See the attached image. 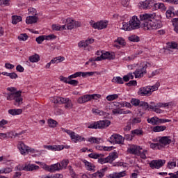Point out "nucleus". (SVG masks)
I'll list each match as a JSON object with an SVG mask.
<instances>
[{"mask_svg": "<svg viewBox=\"0 0 178 178\" xmlns=\"http://www.w3.org/2000/svg\"><path fill=\"white\" fill-rule=\"evenodd\" d=\"M138 95L140 97H148V95H151V89L148 86H145L140 88L138 91Z\"/></svg>", "mask_w": 178, "mask_h": 178, "instance_id": "13", "label": "nucleus"}, {"mask_svg": "<svg viewBox=\"0 0 178 178\" xmlns=\"http://www.w3.org/2000/svg\"><path fill=\"white\" fill-rule=\"evenodd\" d=\"M29 60L31 63H37V62H40V55L35 54L29 57Z\"/></svg>", "mask_w": 178, "mask_h": 178, "instance_id": "24", "label": "nucleus"}, {"mask_svg": "<svg viewBox=\"0 0 178 178\" xmlns=\"http://www.w3.org/2000/svg\"><path fill=\"white\" fill-rule=\"evenodd\" d=\"M140 19L136 15L133 16L129 20V24L133 30H137L141 27L143 30H158L162 27V22L156 19L155 14H143L140 15Z\"/></svg>", "mask_w": 178, "mask_h": 178, "instance_id": "1", "label": "nucleus"}, {"mask_svg": "<svg viewBox=\"0 0 178 178\" xmlns=\"http://www.w3.org/2000/svg\"><path fill=\"white\" fill-rule=\"evenodd\" d=\"M46 147L50 151H62L65 148L63 145H47Z\"/></svg>", "mask_w": 178, "mask_h": 178, "instance_id": "19", "label": "nucleus"}, {"mask_svg": "<svg viewBox=\"0 0 178 178\" xmlns=\"http://www.w3.org/2000/svg\"><path fill=\"white\" fill-rule=\"evenodd\" d=\"M154 6L156 9H161V10H166V7L165 6V4H163V3H156L154 1Z\"/></svg>", "mask_w": 178, "mask_h": 178, "instance_id": "38", "label": "nucleus"}, {"mask_svg": "<svg viewBox=\"0 0 178 178\" xmlns=\"http://www.w3.org/2000/svg\"><path fill=\"white\" fill-rule=\"evenodd\" d=\"M12 172H13V168L6 167L0 170V175H3V173H5V175H8L9 173H12Z\"/></svg>", "mask_w": 178, "mask_h": 178, "instance_id": "33", "label": "nucleus"}, {"mask_svg": "<svg viewBox=\"0 0 178 178\" xmlns=\"http://www.w3.org/2000/svg\"><path fill=\"white\" fill-rule=\"evenodd\" d=\"M131 133L133 136H143L144 132L142 129H134Z\"/></svg>", "mask_w": 178, "mask_h": 178, "instance_id": "44", "label": "nucleus"}, {"mask_svg": "<svg viewBox=\"0 0 178 178\" xmlns=\"http://www.w3.org/2000/svg\"><path fill=\"white\" fill-rule=\"evenodd\" d=\"M166 17L167 19H170V17H175V13H173V12H172V10H168L166 11Z\"/></svg>", "mask_w": 178, "mask_h": 178, "instance_id": "56", "label": "nucleus"}, {"mask_svg": "<svg viewBox=\"0 0 178 178\" xmlns=\"http://www.w3.org/2000/svg\"><path fill=\"white\" fill-rule=\"evenodd\" d=\"M167 48L168 49H177L178 50V44L176 42H172L167 44Z\"/></svg>", "mask_w": 178, "mask_h": 178, "instance_id": "37", "label": "nucleus"}, {"mask_svg": "<svg viewBox=\"0 0 178 178\" xmlns=\"http://www.w3.org/2000/svg\"><path fill=\"white\" fill-rule=\"evenodd\" d=\"M8 113L12 115V116H16L17 115H22L23 113V109L22 108H14L8 110Z\"/></svg>", "mask_w": 178, "mask_h": 178, "instance_id": "21", "label": "nucleus"}, {"mask_svg": "<svg viewBox=\"0 0 178 178\" xmlns=\"http://www.w3.org/2000/svg\"><path fill=\"white\" fill-rule=\"evenodd\" d=\"M106 170H108V167L101 169L99 171L92 174V177L103 178L104 176H105V172H106Z\"/></svg>", "mask_w": 178, "mask_h": 178, "instance_id": "16", "label": "nucleus"}, {"mask_svg": "<svg viewBox=\"0 0 178 178\" xmlns=\"http://www.w3.org/2000/svg\"><path fill=\"white\" fill-rule=\"evenodd\" d=\"M113 146L111 147H106V146H100V145H97L96 146V149H99V151H102V149H104V151H112L113 149Z\"/></svg>", "mask_w": 178, "mask_h": 178, "instance_id": "35", "label": "nucleus"}, {"mask_svg": "<svg viewBox=\"0 0 178 178\" xmlns=\"http://www.w3.org/2000/svg\"><path fill=\"white\" fill-rule=\"evenodd\" d=\"M7 101H15L14 105L19 106L23 104V97H22V90L17 91L16 92L6 93Z\"/></svg>", "mask_w": 178, "mask_h": 178, "instance_id": "3", "label": "nucleus"}, {"mask_svg": "<svg viewBox=\"0 0 178 178\" xmlns=\"http://www.w3.org/2000/svg\"><path fill=\"white\" fill-rule=\"evenodd\" d=\"M147 150H144L143 152H141V149H139V153L138 155L140 156V158L142 159H147Z\"/></svg>", "mask_w": 178, "mask_h": 178, "instance_id": "53", "label": "nucleus"}, {"mask_svg": "<svg viewBox=\"0 0 178 178\" xmlns=\"http://www.w3.org/2000/svg\"><path fill=\"white\" fill-rule=\"evenodd\" d=\"M129 40L132 42H138L140 41V37L136 35H132L128 38Z\"/></svg>", "mask_w": 178, "mask_h": 178, "instance_id": "41", "label": "nucleus"}, {"mask_svg": "<svg viewBox=\"0 0 178 178\" xmlns=\"http://www.w3.org/2000/svg\"><path fill=\"white\" fill-rule=\"evenodd\" d=\"M83 163H85V166L88 170H95V165L92 163L87 161L86 160H83Z\"/></svg>", "mask_w": 178, "mask_h": 178, "instance_id": "28", "label": "nucleus"}, {"mask_svg": "<svg viewBox=\"0 0 178 178\" xmlns=\"http://www.w3.org/2000/svg\"><path fill=\"white\" fill-rule=\"evenodd\" d=\"M16 70L17 72H19V73H23V72H24V67H23L22 65H18L16 67Z\"/></svg>", "mask_w": 178, "mask_h": 178, "instance_id": "63", "label": "nucleus"}, {"mask_svg": "<svg viewBox=\"0 0 178 178\" xmlns=\"http://www.w3.org/2000/svg\"><path fill=\"white\" fill-rule=\"evenodd\" d=\"M126 176V172L124 171L120 172H113L109 175L110 178H120L124 177Z\"/></svg>", "mask_w": 178, "mask_h": 178, "instance_id": "25", "label": "nucleus"}, {"mask_svg": "<svg viewBox=\"0 0 178 178\" xmlns=\"http://www.w3.org/2000/svg\"><path fill=\"white\" fill-rule=\"evenodd\" d=\"M122 30H124V31H131V30H133L129 22L122 23Z\"/></svg>", "mask_w": 178, "mask_h": 178, "instance_id": "29", "label": "nucleus"}, {"mask_svg": "<svg viewBox=\"0 0 178 178\" xmlns=\"http://www.w3.org/2000/svg\"><path fill=\"white\" fill-rule=\"evenodd\" d=\"M114 42H118L120 45H124V40L122 38H118L117 40L114 41Z\"/></svg>", "mask_w": 178, "mask_h": 178, "instance_id": "59", "label": "nucleus"}, {"mask_svg": "<svg viewBox=\"0 0 178 178\" xmlns=\"http://www.w3.org/2000/svg\"><path fill=\"white\" fill-rule=\"evenodd\" d=\"M148 65L149 66H151V64L148 63H143L141 68L136 69V70L133 73L136 79L143 77L144 74L147 73V67H148Z\"/></svg>", "mask_w": 178, "mask_h": 178, "instance_id": "6", "label": "nucleus"}, {"mask_svg": "<svg viewBox=\"0 0 178 178\" xmlns=\"http://www.w3.org/2000/svg\"><path fill=\"white\" fill-rule=\"evenodd\" d=\"M159 143L163 145H168V144L172 143V140H170L168 136H163L159 139Z\"/></svg>", "mask_w": 178, "mask_h": 178, "instance_id": "22", "label": "nucleus"}, {"mask_svg": "<svg viewBox=\"0 0 178 178\" xmlns=\"http://www.w3.org/2000/svg\"><path fill=\"white\" fill-rule=\"evenodd\" d=\"M90 144H99L102 139L101 138L90 137L88 139Z\"/></svg>", "mask_w": 178, "mask_h": 178, "instance_id": "27", "label": "nucleus"}, {"mask_svg": "<svg viewBox=\"0 0 178 178\" xmlns=\"http://www.w3.org/2000/svg\"><path fill=\"white\" fill-rule=\"evenodd\" d=\"M96 98H101V95L93 94V95H85L82 97H79L78 104H86V102H88V101H91V99H96Z\"/></svg>", "mask_w": 178, "mask_h": 178, "instance_id": "5", "label": "nucleus"}, {"mask_svg": "<svg viewBox=\"0 0 178 178\" xmlns=\"http://www.w3.org/2000/svg\"><path fill=\"white\" fill-rule=\"evenodd\" d=\"M131 104L134 105V106H138L141 104V102L138 99H132L131 100Z\"/></svg>", "mask_w": 178, "mask_h": 178, "instance_id": "50", "label": "nucleus"}, {"mask_svg": "<svg viewBox=\"0 0 178 178\" xmlns=\"http://www.w3.org/2000/svg\"><path fill=\"white\" fill-rule=\"evenodd\" d=\"M90 26L92 27V29H97V30H102L108 27V22L100 21L99 22L91 24Z\"/></svg>", "mask_w": 178, "mask_h": 178, "instance_id": "14", "label": "nucleus"}, {"mask_svg": "<svg viewBox=\"0 0 178 178\" xmlns=\"http://www.w3.org/2000/svg\"><path fill=\"white\" fill-rule=\"evenodd\" d=\"M62 131L65 133H67L70 137H71V140L74 141V143H77V141H83L86 138H82L79 134L74 133V131H70L69 129H62Z\"/></svg>", "mask_w": 178, "mask_h": 178, "instance_id": "8", "label": "nucleus"}, {"mask_svg": "<svg viewBox=\"0 0 178 178\" xmlns=\"http://www.w3.org/2000/svg\"><path fill=\"white\" fill-rule=\"evenodd\" d=\"M124 131H130L131 130V120H129L127 126L124 128Z\"/></svg>", "mask_w": 178, "mask_h": 178, "instance_id": "54", "label": "nucleus"}, {"mask_svg": "<svg viewBox=\"0 0 178 178\" xmlns=\"http://www.w3.org/2000/svg\"><path fill=\"white\" fill-rule=\"evenodd\" d=\"M65 98L60 97H51V102L54 104H59L60 105H62L65 102Z\"/></svg>", "mask_w": 178, "mask_h": 178, "instance_id": "18", "label": "nucleus"}, {"mask_svg": "<svg viewBox=\"0 0 178 178\" xmlns=\"http://www.w3.org/2000/svg\"><path fill=\"white\" fill-rule=\"evenodd\" d=\"M64 102L63 104H65V108L66 109H72L73 108V104H72V101H70L69 99L66 98L64 99Z\"/></svg>", "mask_w": 178, "mask_h": 178, "instance_id": "32", "label": "nucleus"}, {"mask_svg": "<svg viewBox=\"0 0 178 178\" xmlns=\"http://www.w3.org/2000/svg\"><path fill=\"white\" fill-rule=\"evenodd\" d=\"M8 74V76L10 77V79H17L18 76H17V74L15 73V72H12V73H9V74Z\"/></svg>", "mask_w": 178, "mask_h": 178, "instance_id": "61", "label": "nucleus"}, {"mask_svg": "<svg viewBox=\"0 0 178 178\" xmlns=\"http://www.w3.org/2000/svg\"><path fill=\"white\" fill-rule=\"evenodd\" d=\"M165 162L166 161L165 160H153L149 163V166L152 169H159L160 168H162Z\"/></svg>", "mask_w": 178, "mask_h": 178, "instance_id": "12", "label": "nucleus"}, {"mask_svg": "<svg viewBox=\"0 0 178 178\" xmlns=\"http://www.w3.org/2000/svg\"><path fill=\"white\" fill-rule=\"evenodd\" d=\"M78 47H79V48H87L88 44H87L86 41H81L78 43Z\"/></svg>", "mask_w": 178, "mask_h": 178, "instance_id": "55", "label": "nucleus"}, {"mask_svg": "<svg viewBox=\"0 0 178 178\" xmlns=\"http://www.w3.org/2000/svg\"><path fill=\"white\" fill-rule=\"evenodd\" d=\"M165 129H166V126L157 125L152 128V131H154V133H160V131H165Z\"/></svg>", "mask_w": 178, "mask_h": 178, "instance_id": "26", "label": "nucleus"}, {"mask_svg": "<svg viewBox=\"0 0 178 178\" xmlns=\"http://www.w3.org/2000/svg\"><path fill=\"white\" fill-rule=\"evenodd\" d=\"M140 149H143L140 146L132 145L127 149L128 154H132V155H138L140 154Z\"/></svg>", "mask_w": 178, "mask_h": 178, "instance_id": "15", "label": "nucleus"}, {"mask_svg": "<svg viewBox=\"0 0 178 178\" xmlns=\"http://www.w3.org/2000/svg\"><path fill=\"white\" fill-rule=\"evenodd\" d=\"M28 15H31V16H37V10H35L34 8H29Z\"/></svg>", "mask_w": 178, "mask_h": 178, "instance_id": "46", "label": "nucleus"}, {"mask_svg": "<svg viewBox=\"0 0 178 178\" xmlns=\"http://www.w3.org/2000/svg\"><path fill=\"white\" fill-rule=\"evenodd\" d=\"M111 124V121L108 120H100L97 122H94L88 127V129H106L109 127Z\"/></svg>", "mask_w": 178, "mask_h": 178, "instance_id": "4", "label": "nucleus"}, {"mask_svg": "<svg viewBox=\"0 0 178 178\" xmlns=\"http://www.w3.org/2000/svg\"><path fill=\"white\" fill-rule=\"evenodd\" d=\"M147 122L150 123L153 126H158V117H152L147 119Z\"/></svg>", "mask_w": 178, "mask_h": 178, "instance_id": "34", "label": "nucleus"}, {"mask_svg": "<svg viewBox=\"0 0 178 178\" xmlns=\"http://www.w3.org/2000/svg\"><path fill=\"white\" fill-rule=\"evenodd\" d=\"M17 169L19 171L25 170L26 172H33V170H38L40 166L29 163L25 164L24 166L18 165L17 166Z\"/></svg>", "mask_w": 178, "mask_h": 178, "instance_id": "9", "label": "nucleus"}, {"mask_svg": "<svg viewBox=\"0 0 178 178\" xmlns=\"http://www.w3.org/2000/svg\"><path fill=\"white\" fill-rule=\"evenodd\" d=\"M55 38H56V36L54 34L45 35V39L47 40H55Z\"/></svg>", "mask_w": 178, "mask_h": 178, "instance_id": "64", "label": "nucleus"}, {"mask_svg": "<svg viewBox=\"0 0 178 178\" xmlns=\"http://www.w3.org/2000/svg\"><path fill=\"white\" fill-rule=\"evenodd\" d=\"M89 158H92L93 159H98V162L99 163H112V162H113V161H115V159H116L118 158V152H114L112 153H110V154L106 157L104 158V156H105V154H97V153H91L90 154H88Z\"/></svg>", "mask_w": 178, "mask_h": 178, "instance_id": "2", "label": "nucleus"}, {"mask_svg": "<svg viewBox=\"0 0 178 178\" xmlns=\"http://www.w3.org/2000/svg\"><path fill=\"white\" fill-rule=\"evenodd\" d=\"M159 86H161V83L159 82H156L154 85L153 86H147V87L149 88L151 94L154 92V91H157L158 88H159Z\"/></svg>", "mask_w": 178, "mask_h": 178, "instance_id": "36", "label": "nucleus"}, {"mask_svg": "<svg viewBox=\"0 0 178 178\" xmlns=\"http://www.w3.org/2000/svg\"><path fill=\"white\" fill-rule=\"evenodd\" d=\"M27 38H29V36L27 35L26 33H23L18 36V40L19 41H26Z\"/></svg>", "mask_w": 178, "mask_h": 178, "instance_id": "52", "label": "nucleus"}, {"mask_svg": "<svg viewBox=\"0 0 178 178\" xmlns=\"http://www.w3.org/2000/svg\"><path fill=\"white\" fill-rule=\"evenodd\" d=\"M119 98V95L117 94L110 95L106 97L107 101H115V99H118Z\"/></svg>", "mask_w": 178, "mask_h": 178, "instance_id": "45", "label": "nucleus"}, {"mask_svg": "<svg viewBox=\"0 0 178 178\" xmlns=\"http://www.w3.org/2000/svg\"><path fill=\"white\" fill-rule=\"evenodd\" d=\"M102 55L103 56V59H115V53L106 52Z\"/></svg>", "mask_w": 178, "mask_h": 178, "instance_id": "30", "label": "nucleus"}, {"mask_svg": "<svg viewBox=\"0 0 178 178\" xmlns=\"http://www.w3.org/2000/svg\"><path fill=\"white\" fill-rule=\"evenodd\" d=\"M123 136L119 134H113L110 137L109 143L111 144H123Z\"/></svg>", "mask_w": 178, "mask_h": 178, "instance_id": "10", "label": "nucleus"}, {"mask_svg": "<svg viewBox=\"0 0 178 178\" xmlns=\"http://www.w3.org/2000/svg\"><path fill=\"white\" fill-rule=\"evenodd\" d=\"M51 166V173H54V172H56L58 170H62V165H60V163H59L53 164Z\"/></svg>", "mask_w": 178, "mask_h": 178, "instance_id": "31", "label": "nucleus"}, {"mask_svg": "<svg viewBox=\"0 0 178 178\" xmlns=\"http://www.w3.org/2000/svg\"><path fill=\"white\" fill-rule=\"evenodd\" d=\"M48 124H49V127L55 128L58 124V122L55 121V120L49 119L48 120Z\"/></svg>", "mask_w": 178, "mask_h": 178, "instance_id": "42", "label": "nucleus"}, {"mask_svg": "<svg viewBox=\"0 0 178 178\" xmlns=\"http://www.w3.org/2000/svg\"><path fill=\"white\" fill-rule=\"evenodd\" d=\"M172 25L174 26V31L178 34V18H174L172 19Z\"/></svg>", "mask_w": 178, "mask_h": 178, "instance_id": "40", "label": "nucleus"}, {"mask_svg": "<svg viewBox=\"0 0 178 178\" xmlns=\"http://www.w3.org/2000/svg\"><path fill=\"white\" fill-rule=\"evenodd\" d=\"M12 23L13 24H17L19 22H22V17L17 15H13L12 17Z\"/></svg>", "mask_w": 178, "mask_h": 178, "instance_id": "39", "label": "nucleus"}, {"mask_svg": "<svg viewBox=\"0 0 178 178\" xmlns=\"http://www.w3.org/2000/svg\"><path fill=\"white\" fill-rule=\"evenodd\" d=\"M95 72H81V76H82V77H89L90 76H94V74H95Z\"/></svg>", "mask_w": 178, "mask_h": 178, "instance_id": "47", "label": "nucleus"}, {"mask_svg": "<svg viewBox=\"0 0 178 178\" xmlns=\"http://www.w3.org/2000/svg\"><path fill=\"white\" fill-rule=\"evenodd\" d=\"M168 168L169 169H172L173 168H176V162H175V161L168 162Z\"/></svg>", "mask_w": 178, "mask_h": 178, "instance_id": "60", "label": "nucleus"}, {"mask_svg": "<svg viewBox=\"0 0 178 178\" xmlns=\"http://www.w3.org/2000/svg\"><path fill=\"white\" fill-rule=\"evenodd\" d=\"M131 120V124H137L138 123H141V118H135L134 119L129 120Z\"/></svg>", "mask_w": 178, "mask_h": 178, "instance_id": "51", "label": "nucleus"}, {"mask_svg": "<svg viewBox=\"0 0 178 178\" xmlns=\"http://www.w3.org/2000/svg\"><path fill=\"white\" fill-rule=\"evenodd\" d=\"M69 164V161L63 160L60 162V165H61V170L66 169V166Z\"/></svg>", "mask_w": 178, "mask_h": 178, "instance_id": "57", "label": "nucleus"}, {"mask_svg": "<svg viewBox=\"0 0 178 178\" xmlns=\"http://www.w3.org/2000/svg\"><path fill=\"white\" fill-rule=\"evenodd\" d=\"M68 84H70L71 86H77V84H79V81L71 79L68 81Z\"/></svg>", "mask_w": 178, "mask_h": 178, "instance_id": "62", "label": "nucleus"}, {"mask_svg": "<svg viewBox=\"0 0 178 178\" xmlns=\"http://www.w3.org/2000/svg\"><path fill=\"white\" fill-rule=\"evenodd\" d=\"M17 148L19 149L22 155H24L26 152H32V154H33V152H37L35 149H32L31 147L26 145L22 141L19 142Z\"/></svg>", "mask_w": 178, "mask_h": 178, "instance_id": "7", "label": "nucleus"}, {"mask_svg": "<svg viewBox=\"0 0 178 178\" xmlns=\"http://www.w3.org/2000/svg\"><path fill=\"white\" fill-rule=\"evenodd\" d=\"M155 1L152 0H145L139 3V8L140 9H151L152 6H154Z\"/></svg>", "mask_w": 178, "mask_h": 178, "instance_id": "11", "label": "nucleus"}, {"mask_svg": "<svg viewBox=\"0 0 178 178\" xmlns=\"http://www.w3.org/2000/svg\"><path fill=\"white\" fill-rule=\"evenodd\" d=\"M65 26H67V30H73V29H74V20L67 18L66 19Z\"/></svg>", "mask_w": 178, "mask_h": 178, "instance_id": "20", "label": "nucleus"}, {"mask_svg": "<svg viewBox=\"0 0 178 178\" xmlns=\"http://www.w3.org/2000/svg\"><path fill=\"white\" fill-rule=\"evenodd\" d=\"M139 106H140L141 108H143V109H145V111H147V109H149V104H148V103L145 102H140V104L139 105Z\"/></svg>", "mask_w": 178, "mask_h": 178, "instance_id": "49", "label": "nucleus"}, {"mask_svg": "<svg viewBox=\"0 0 178 178\" xmlns=\"http://www.w3.org/2000/svg\"><path fill=\"white\" fill-rule=\"evenodd\" d=\"M114 80L117 84H123L124 83V81H123V78L120 76H116Z\"/></svg>", "mask_w": 178, "mask_h": 178, "instance_id": "58", "label": "nucleus"}, {"mask_svg": "<svg viewBox=\"0 0 178 178\" xmlns=\"http://www.w3.org/2000/svg\"><path fill=\"white\" fill-rule=\"evenodd\" d=\"M45 38H47L45 37V35H40V36L36 38L35 41H36V42H38V44H42V42H44V40H46Z\"/></svg>", "mask_w": 178, "mask_h": 178, "instance_id": "48", "label": "nucleus"}, {"mask_svg": "<svg viewBox=\"0 0 178 178\" xmlns=\"http://www.w3.org/2000/svg\"><path fill=\"white\" fill-rule=\"evenodd\" d=\"M150 148H152V149H161L162 145L159 143H151Z\"/></svg>", "mask_w": 178, "mask_h": 178, "instance_id": "43", "label": "nucleus"}, {"mask_svg": "<svg viewBox=\"0 0 178 178\" xmlns=\"http://www.w3.org/2000/svg\"><path fill=\"white\" fill-rule=\"evenodd\" d=\"M112 113L113 115H127L131 113V111H130V110L123 111L122 108H114Z\"/></svg>", "mask_w": 178, "mask_h": 178, "instance_id": "17", "label": "nucleus"}, {"mask_svg": "<svg viewBox=\"0 0 178 178\" xmlns=\"http://www.w3.org/2000/svg\"><path fill=\"white\" fill-rule=\"evenodd\" d=\"M37 20H38V17L29 16L26 17V24H33V23H37Z\"/></svg>", "mask_w": 178, "mask_h": 178, "instance_id": "23", "label": "nucleus"}]
</instances>
